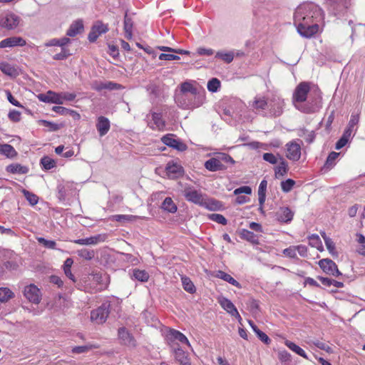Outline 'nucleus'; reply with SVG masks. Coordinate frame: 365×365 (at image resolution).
<instances>
[{"label":"nucleus","mask_w":365,"mask_h":365,"mask_svg":"<svg viewBox=\"0 0 365 365\" xmlns=\"http://www.w3.org/2000/svg\"><path fill=\"white\" fill-rule=\"evenodd\" d=\"M76 95L73 93L64 92L60 93V98H61V101H62V103H63V101H72L76 98Z\"/></svg>","instance_id":"nucleus-60"},{"label":"nucleus","mask_w":365,"mask_h":365,"mask_svg":"<svg viewBox=\"0 0 365 365\" xmlns=\"http://www.w3.org/2000/svg\"><path fill=\"white\" fill-rule=\"evenodd\" d=\"M310 88V83L303 81L297 86L292 94L294 106L304 113H313L317 110L313 103L307 102Z\"/></svg>","instance_id":"nucleus-2"},{"label":"nucleus","mask_w":365,"mask_h":365,"mask_svg":"<svg viewBox=\"0 0 365 365\" xmlns=\"http://www.w3.org/2000/svg\"><path fill=\"white\" fill-rule=\"evenodd\" d=\"M20 18L12 12H7L0 16V27L7 30L15 29L19 24Z\"/></svg>","instance_id":"nucleus-6"},{"label":"nucleus","mask_w":365,"mask_h":365,"mask_svg":"<svg viewBox=\"0 0 365 365\" xmlns=\"http://www.w3.org/2000/svg\"><path fill=\"white\" fill-rule=\"evenodd\" d=\"M38 123H39V124H41L45 127H47L48 128L49 131H56V130H59V128H60V126L58 124L46 120H39Z\"/></svg>","instance_id":"nucleus-52"},{"label":"nucleus","mask_w":365,"mask_h":365,"mask_svg":"<svg viewBox=\"0 0 365 365\" xmlns=\"http://www.w3.org/2000/svg\"><path fill=\"white\" fill-rule=\"evenodd\" d=\"M328 10L336 16L346 11L349 6V0H328Z\"/></svg>","instance_id":"nucleus-7"},{"label":"nucleus","mask_w":365,"mask_h":365,"mask_svg":"<svg viewBox=\"0 0 365 365\" xmlns=\"http://www.w3.org/2000/svg\"><path fill=\"white\" fill-rule=\"evenodd\" d=\"M110 307V304L108 302H103L97 309L91 311V321L98 324H103L106 321V319L109 315Z\"/></svg>","instance_id":"nucleus-4"},{"label":"nucleus","mask_w":365,"mask_h":365,"mask_svg":"<svg viewBox=\"0 0 365 365\" xmlns=\"http://www.w3.org/2000/svg\"><path fill=\"white\" fill-rule=\"evenodd\" d=\"M170 336L175 340L179 341L182 344H186L188 346H190L187 338L180 331L172 329L170 332Z\"/></svg>","instance_id":"nucleus-36"},{"label":"nucleus","mask_w":365,"mask_h":365,"mask_svg":"<svg viewBox=\"0 0 365 365\" xmlns=\"http://www.w3.org/2000/svg\"><path fill=\"white\" fill-rule=\"evenodd\" d=\"M24 295L30 302L38 304L41 301V292L38 288L34 284L25 287Z\"/></svg>","instance_id":"nucleus-10"},{"label":"nucleus","mask_w":365,"mask_h":365,"mask_svg":"<svg viewBox=\"0 0 365 365\" xmlns=\"http://www.w3.org/2000/svg\"><path fill=\"white\" fill-rule=\"evenodd\" d=\"M210 219L223 225H225L227 222V219L220 214H212L210 215Z\"/></svg>","instance_id":"nucleus-54"},{"label":"nucleus","mask_w":365,"mask_h":365,"mask_svg":"<svg viewBox=\"0 0 365 365\" xmlns=\"http://www.w3.org/2000/svg\"><path fill=\"white\" fill-rule=\"evenodd\" d=\"M309 244L310 246L319 249L322 246V241L317 235H312L309 237Z\"/></svg>","instance_id":"nucleus-50"},{"label":"nucleus","mask_w":365,"mask_h":365,"mask_svg":"<svg viewBox=\"0 0 365 365\" xmlns=\"http://www.w3.org/2000/svg\"><path fill=\"white\" fill-rule=\"evenodd\" d=\"M184 196L189 202L212 209V207H210L207 203L205 199V195L200 191L197 190L193 187H186L184 190Z\"/></svg>","instance_id":"nucleus-5"},{"label":"nucleus","mask_w":365,"mask_h":365,"mask_svg":"<svg viewBox=\"0 0 365 365\" xmlns=\"http://www.w3.org/2000/svg\"><path fill=\"white\" fill-rule=\"evenodd\" d=\"M218 158L220 159V160L222 162V163L224 165L228 164V163L232 165L235 163V160H233V158L230 155L225 154V153L220 154L218 156Z\"/></svg>","instance_id":"nucleus-62"},{"label":"nucleus","mask_w":365,"mask_h":365,"mask_svg":"<svg viewBox=\"0 0 365 365\" xmlns=\"http://www.w3.org/2000/svg\"><path fill=\"white\" fill-rule=\"evenodd\" d=\"M284 106V99L279 96H273L269 100L267 113H263L264 117H277L282 114Z\"/></svg>","instance_id":"nucleus-3"},{"label":"nucleus","mask_w":365,"mask_h":365,"mask_svg":"<svg viewBox=\"0 0 365 365\" xmlns=\"http://www.w3.org/2000/svg\"><path fill=\"white\" fill-rule=\"evenodd\" d=\"M322 19V9L312 2H304L298 6L294 15L297 31L305 38H310L318 32V23Z\"/></svg>","instance_id":"nucleus-1"},{"label":"nucleus","mask_w":365,"mask_h":365,"mask_svg":"<svg viewBox=\"0 0 365 365\" xmlns=\"http://www.w3.org/2000/svg\"><path fill=\"white\" fill-rule=\"evenodd\" d=\"M267 182L265 180L261 181L258 188V200L259 205L262 206L266 198V190H267Z\"/></svg>","instance_id":"nucleus-31"},{"label":"nucleus","mask_w":365,"mask_h":365,"mask_svg":"<svg viewBox=\"0 0 365 365\" xmlns=\"http://www.w3.org/2000/svg\"><path fill=\"white\" fill-rule=\"evenodd\" d=\"M98 32L99 35L106 33L108 31L107 24H103L101 21H97L92 27Z\"/></svg>","instance_id":"nucleus-49"},{"label":"nucleus","mask_w":365,"mask_h":365,"mask_svg":"<svg viewBox=\"0 0 365 365\" xmlns=\"http://www.w3.org/2000/svg\"><path fill=\"white\" fill-rule=\"evenodd\" d=\"M278 357L281 361H290L292 359L291 354L286 350L279 351Z\"/></svg>","instance_id":"nucleus-61"},{"label":"nucleus","mask_w":365,"mask_h":365,"mask_svg":"<svg viewBox=\"0 0 365 365\" xmlns=\"http://www.w3.org/2000/svg\"><path fill=\"white\" fill-rule=\"evenodd\" d=\"M37 98L40 101L44 103L62 104V101H61V98H60V93H57L51 91H48L46 93H40L37 96Z\"/></svg>","instance_id":"nucleus-17"},{"label":"nucleus","mask_w":365,"mask_h":365,"mask_svg":"<svg viewBox=\"0 0 365 365\" xmlns=\"http://www.w3.org/2000/svg\"><path fill=\"white\" fill-rule=\"evenodd\" d=\"M77 254L80 257L86 260H91L95 256V252L93 250L86 248L77 250Z\"/></svg>","instance_id":"nucleus-40"},{"label":"nucleus","mask_w":365,"mask_h":365,"mask_svg":"<svg viewBox=\"0 0 365 365\" xmlns=\"http://www.w3.org/2000/svg\"><path fill=\"white\" fill-rule=\"evenodd\" d=\"M284 344L292 351L295 352L297 354L301 356L302 357L308 359V356L304 350L299 347L298 345L289 340H286Z\"/></svg>","instance_id":"nucleus-29"},{"label":"nucleus","mask_w":365,"mask_h":365,"mask_svg":"<svg viewBox=\"0 0 365 365\" xmlns=\"http://www.w3.org/2000/svg\"><path fill=\"white\" fill-rule=\"evenodd\" d=\"M218 303L220 306L231 316L235 317L238 322L240 323L242 321V317L240 315L237 308L234 305V304L227 298L221 297L217 299Z\"/></svg>","instance_id":"nucleus-9"},{"label":"nucleus","mask_w":365,"mask_h":365,"mask_svg":"<svg viewBox=\"0 0 365 365\" xmlns=\"http://www.w3.org/2000/svg\"><path fill=\"white\" fill-rule=\"evenodd\" d=\"M182 287L185 291H187V292H189L190 294H193L195 292V291H196L195 287L194 284L192 283V282L188 277H182Z\"/></svg>","instance_id":"nucleus-38"},{"label":"nucleus","mask_w":365,"mask_h":365,"mask_svg":"<svg viewBox=\"0 0 365 365\" xmlns=\"http://www.w3.org/2000/svg\"><path fill=\"white\" fill-rule=\"evenodd\" d=\"M69 56H70V53L68 52V50L65 48H62L61 51L60 53L54 55L53 58L54 60H63V59H66Z\"/></svg>","instance_id":"nucleus-59"},{"label":"nucleus","mask_w":365,"mask_h":365,"mask_svg":"<svg viewBox=\"0 0 365 365\" xmlns=\"http://www.w3.org/2000/svg\"><path fill=\"white\" fill-rule=\"evenodd\" d=\"M180 90L182 93L190 92L194 96L197 94V89L188 82L182 83L180 86Z\"/></svg>","instance_id":"nucleus-45"},{"label":"nucleus","mask_w":365,"mask_h":365,"mask_svg":"<svg viewBox=\"0 0 365 365\" xmlns=\"http://www.w3.org/2000/svg\"><path fill=\"white\" fill-rule=\"evenodd\" d=\"M38 242L43 245L45 247L49 248V249H55L56 243L53 240H46L43 237H38L37 238Z\"/></svg>","instance_id":"nucleus-53"},{"label":"nucleus","mask_w":365,"mask_h":365,"mask_svg":"<svg viewBox=\"0 0 365 365\" xmlns=\"http://www.w3.org/2000/svg\"><path fill=\"white\" fill-rule=\"evenodd\" d=\"M251 106L255 113H262V115L263 113H267L269 101L264 96H257L255 98Z\"/></svg>","instance_id":"nucleus-13"},{"label":"nucleus","mask_w":365,"mask_h":365,"mask_svg":"<svg viewBox=\"0 0 365 365\" xmlns=\"http://www.w3.org/2000/svg\"><path fill=\"white\" fill-rule=\"evenodd\" d=\"M41 164L45 170H50L56 166L54 160L48 156H44L41 159Z\"/></svg>","instance_id":"nucleus-44"},{"label":"nucleus","mask_w":365,"mask_h":365,"mask_svg":"<svg viewBox=\"0 0 365 365\" xmlns=\"http://www.w3.org/2000/svg\"><path fill=\"white\" fill-rule=\"evenodd\" d=\"M23 193L26 200L29 202V203L31 205H35L38 203V197H37V195L26 190H23Z\"/></svg>","instance_id":"nucleus-47"},{"label":"nucleus","mask_w":365,"mask_h":365,"mask_svg":"<svg viewBox=\"0 0 365 365\" xmlns=\"http://www.w3.org/2000/svg\"><path fill=\"white\" fill-rule=\"evenodd\" d=\"M220 86V81L216 78L210 79L207 83V89L211 92H216Z\"/></svg>","instance_id":"nucleus-48"},{"label":"nucleus","mask_w":365,"mask_h":365,"mask_svg":"<svg viewBox=\"0 0 365 365\" xmlns=\"http://www.w3.org/2000/svg\"><path fill=\"white\" fill-rule=\"evenodd\" d=\"M350 138H351L348 137L347 135L343 134L342 136L339 138V140L336 142L335 145V148L336 150L342 148L349 142Z\"/></svg>","instance_id":"nucleus-56"},{"label":"nucleus","mask_w":365,"mask_h":365,"mask_svg":"<svg viewBox=\"0 0 365 365\" xmlns=\"http://www.w3.org/2000/svg\"><path fill=\"white\" fill-rule=\"evenodd\" d=\"M307 143H312L314 142L316 135L314 131L303 130V135H301Z\"/></svg>","instance_id":"nucleus-55"},{"label":"nucleus","mask_w":365,"mask_h":365,"mask_svg":"<svg viewBox=\"0 0 365 365\" xmlns=\"http://www.w3.org/2000/svg\"><path fill=\"white\" fill-rule=\"evenodd\" d=\"M0 153L8 158H13L17 154L13 146L9 144H0Z\"/></svg>","instance_id":"nucleus-35"},{"label":"nucleus","mask_w":365,"mask_h":365,"mask_svg":"<svg viewBox=\"0 0 365 365\" xmlns=\"http://www.w3.org/2000/svg\"><path fill=\"white\" fill-rule=\"evenodd\" d=\"M6 171L13 174H26L29 172V168L26 166H23L20 164H11L6 168Z\"/></svg>","instance_id":"nucleus-27"},{"label":"nucleus","mask_w":365,"mask_h":365,"mask_svg":"<svg viewBox=\"0 0 365 365\" xmlns=\"http://www.w3.org/2000/svg\"><path fill=\"white\" fill-rule=\"evenodd\" d=\"M294 184L295 181L292 179H287L284 181H282L281 182L282 190L285 192H288L292 189Z\"/></svg>","instance_id":"nucleus-51"},{"label":"nucleus","mask_w":365,"mask_h":365,"mask_svg":"<svg viewBox=\"0 0 365 365\" xmlns=\"http://www.w3.org/2000/svg\"><path fill=\"white\" fill-rule=\"evenodd\" d=\"M215 277L221 279L239 289L242 288L241 284L236 279H235L230 274L225 272L224 271H217Z\"/></svg>","instance_id":"nucleus-22"},{"label":"nucleus","mask_w":365,"mask_h":365,"mask_svg":"<svg viewBox=\"0 0 365 365\" xmlns=\"http://www.w3.org/2000/svg\"><path fill=\"white\" fill-rule=\"evenodd\" d=\"M293 212L287 207H280L276 212V217L278 221L282 222H289L293 218Z\"/></svg>","instance_id":"nucleus-20"},{"label":"nucleus","mask_w":365,"mask_h":365,"mask_svg":"<svg viewBox=\"0 0 365 365\" xmlns=\"http://www.w3.org/2000/svg\"><path fill=\"white\" fill-rule=\"evenodd\" d=\"M166 170L171 178H177L181 175L183 171L182 166L175 163H168L166 167Z\"/></svg>","instance_id":"nucleus-26"},{"label":"nucleus","mask_w":365,"mask_h":365,"mask_svg":"<svg viewBox=\"0 0 365 365\" xmlns=\"http://www.w3.org/2000/svg\"><path fill=\"white\" fill-rule=\"evenodd\" d=\"M108 238V235L106 233L98 234L95 236L90 237L78 239L74 241V243L81 245H95L100 242H103Z\"/></svg>","instance_id":"nucleus-12"},{"label":"nucleus","mask_w":365,"mask_h":365,"mask_svg":"<svg viewBox=\"0 0 365 365\" xmlns=\"http://www.w3.org/2000/svg\"><path fill=\"white\" fill-rule=\"evenodd\" d=\"M216 58H219L224 61L225 62L230 63H231L234 59V53L232 51L230 52H222V51H217L215 55Z\"/></svg>","instance_id":"nucleus-41"},{"label":"nucleus","mask_w":365,"mask_h":365,"mask_svg":"<svg viewBox=\"0 0 365 365\" xmlns=\"http://www.w3.org/2000/svg\"><path fill=\"white\" fill-rule=\"evenodd\" d=\"M26 41L20 36H11L0 41V48H11L15 46H24Z\"/></svg>","instance_id":"nucleus-16"},{"label":"nucleus","mask_w":365,"mask_h":365,"mask_svg":"<svg viewBox=\"0 0 365 365\" xmlns=\"http://www.w3.org/2000/svg\"><path fill=\"white\" fill-rule=\"evenodd\" d=\"M138 218V216L135 215H116L113 216V219L116 221H121V220H134L135 219Z\"/></svg>","instance_id":"nucleus-58"},{"label":"nucleus","mask_w":365,"mask_h":365,"mask_svg":"<svg viewBox=\"0 0 365 365\" xmlns=\"http://www.w3.org/2000/svg\"><path fill=\"white\" fill-rule=\"evenodd\" d=\"M283 253L290 258H297V246H289L284 250Z\"/></svg>","instance_id":"nucleus-57"},{"label":"nucleus","mask_w":365,"mask_h":365,"mask_svg":"<svg viewBox=\"0 0 365 365\" xmlns=\"http://www.w3.org/2000/svg\"><path fill=\"white\" fill-rule=\"evenodd\" d=\"M133 21L131 19V17L128 16L127 12L125 14L124 17V31H125V36L127 39L130 40L132 38L133 36Z\"/></svg>","instance_id":"nucleus-23"},{"label":"nucleus","mask_w":365,"mask_h":365,"mask_svg":"<svg viewBox=\"0 0 365 365\" xmlns=\"http://www.w3.org/2000/svg\"><path fill=\"white\" fill-rule=\"evenodd\" d=\"M322 237H323V238L324 240L325 245H326L327 248L329 250V252L332 255H336L337 252L335 250V244H334V242L332 241V240L331 238L327 237L324 232H323V234H322Z\"/></svg>","instance_id":"nucleus-43"},{"label":"nucleus","mask_w":365,"mask_h":365,"mask_svg":"<svg viewBox=\"0 0 365 365\" xmlns=\"http://www.w3.org/2000/svg\"><path fill=\"white\" fill-rule=\"evenodd\" d=\"M162 140L166 145L173 148L178 150L184 151L187 149V145L185 143L173 138L168 135L163 136Z\"/></svg>","instance_id":"nucleus-19"},{"label":"nucleus","mask_w":365,"mask_h":365,"mask_svg":"<svg viewBox=\"0 0 365 365\" xmlns=\"http://www.w3.org/2000/svg\"><path fill=\"white\" fill-rule=\"evenodd\" d=\"M0 70L5 75L9 76L12 78H15L19 75V72H18L17 69L6 62H1L0 63Z\"/></svg>","instance_id":"nucleus-24"},{"label":"nucleus","mask_w":365,"mask_h":365,"mask_svg":"<svg viewBox=\"0 0 365 365\" xmlns=\"http://www.w3.org/2000/svg\"><path fill=\"white\" fill-rule=\"evenodd\" d=\"M359 120L358 115H351L347 128L345 129L343 134L347 135L348 137L351 138L354 129L355 125H357Z\"/></svg>","instance_id":"nucleus-28"},{"label":"nucleus","mask_w":365,"mask_h":365,"mask_svg":"<svg viewBox=\"0 0 365 365\" xmlns=\"http://www.w3.org/2000/svg\"><path fill=\"white\" fill-rule=\"evenodd\" d=\"M83 30V25L81 21H74L67 30L66 35L71 37L76 36Z\"/></svg>","instance_id":"nucleus-25"},{"label":"nucleus","mask_w":365,"mask_h":365,"mask_svg":"<svg viewBox=\"0 0 365 365\" xmlns=\"http://www.w3.org/2000/svg\"><path fill=\"white\" fill-rule=\"evenodd\" d=\"M240 237L253 244H258L257 236L248 230L243 229L240 232Z\"/></svg>","instance_id":"nucleus-33"},{"label":"nucleus","mask_w":365,"mask_h":365,"mask_svg":"<svg viewBox=\"0 0 365 365\" xmlns=\"http://www.w3.org/2000/svg\"><path fill=\"white\" fill-rule=\"evenodd\" d=\"M205 167L207 170L215 172L226 169V165L222 163L220 159L217 158H212L205 163Z\"/></svg>","instance_id":"nucleus-18"},{"label":"nucleus","mask_w":365,"mask_h":365,"mask_svg":"<svg viewBox=\"0 0 365 365\" xmlns=\"http://www.w3.org/2000/svg\"><path fill=\"white\" fill-rule=\"evenodd\" d=\"M118 333L122 344L131 348H135L137 346L135 339L125 327H120Z\"/></svg>","instance_id":"nucleus-11"},{"label":"nucleus","mask_w":365,"mask_h":365,"mask_svg":"<svg viewBox=\"0 0 365 365\" xmlns=\"http://www.w3.org/2000/svg\"><path fill=\"white\" fill-rule=\"evenodd\" d=\"M287 163L282 159L281 162L275 168V176L276 178L282 177L287 173Z\"/></svg>","instance_id":"nucleus-39"},{"label":"nucleus","mask_w":365,"mask_h":365,"mask_svg":"<svg viewBox=\"0 0 365 365\" xmlns=\"http://www.w3.org/2000/svg\"><path fill=\"white\" fill-rule=\"evenodd\" d=\"M161 208L168 212L175 213L177 211V206L171 197H166L162 203Z\"/></svg>","instance_id":"nucleus-30"},{"label":"nucleus","mask_w":365,"mask_h":365,"mask_svg":"<svg viewBox=\"0 0 365 365\" xmlns=\"http://www.w3.org/2000/svg\"><path fill=\"white\" fill-rule=\"evenodd\" d=\"M256 335L265 344L268 345L271 343V339H269V337L261 330L257 331Z\"/></svg>","instance_id":"nucleus-64"},{"label":"nucleus","mask_w":365,"mask_h":365,"mask_svg":"<svg viewBox=\"0 0 365 365\" xmlns=\"http://www.w3.org/2000/svg\"><path fill=\"white\" fill-rule=\"evenodd\" d=\"M9 118L13 122H19L21 120V113L18 110H13L9 113Z\"/></svg>","instance_id":"nucleus-63"},{"label":"nucleus","mask_w":365,"mask_h":365,"mask_svg":"<svg viewBox=\"0 0 365 365\" xmlns=\"http://www.w3.org/2000/svg\"><path fill=\"white\" fill-rule=\"evenodd\" d=\"M110 127V121L107 118L104 116L98 117L96 123V128L100 136L105 135L109 131Z\"/></svg>","instance_id":"nucleus-21"},{"label":"nucleus","mask_w":365,"mask_h":365,"mask_svg":"<svg viewBox=\"0 0 365 365\" xmlns=\"http://www.w3.org/2000/svg\"><path fill=\"white\" fill-rule=\"evenodd\" d=\"M339 155V153L336 152L330 153L327 158L324 166L328 169L332 168L333 165H334V161L338 158Z\"/></svg>","instance_id":"nucleus-46"},{"label":"nucleus","mask_w":365,"mask_h":365,"mask_svg":"<svg viewBox=\"0 0 365 365\" xmlns=\"http://www.w3.org/2000/svg\"><path fill=\"white\" fill-rule=\"evenodd\" d=\"M287 157L289 160L297 161L301 157V147L295 143L291 142L287 144Z\"/></svg>","instance_id":"nucleus-15"},{"label":"nucleus","mask_w":365,"mask_h":365,"mask_svg":"<svg viewBox=\"0 0 365 365\" xmlns=\"http://www.w3.org/2000/svg\"><path fill=\"white\" fill-rule=\"evenodd\" d=\"M133 277L140 282H147L149 279L148 273L145 270L134 269Z\"/></svg>","instance_id":"nucleus-37"},{"label":"nucleus","mask_w":365,"mask_h":365,"mask_svg":"<svg viewBox=\"0 0 365 365\" xmlns=\"http://www.w3.org/2000/svg\"><path fill=\"white\" fill-rule=\"evenodd\" d=\"M175 360L180 365H192L191 359L188 353L182 350L179 346L173 349Z\"/></svg>","instance_id":"nucleus-14"},{"label":"nucleus","mask_w":365,"mask_h":365,"mask_svg":"<svg viewBox=\"0 0 365 365\" xmlns=\"http://www.w3.org/2000/svg\"><path fill=\"white\" fill-rule=\"evenodd\" d=\"M152 119L158 130H161L165 127V121L162 118V115L158 113H152Z\"/></svg>","instance_id":"nucleus-42"},{"label":"nucleus","mask_w":365,"mask_h":365,"mask_svg":"<svg viewBox=\"0 0 365 365\" xmlns=\"http://www.w3.org/2000/svg\"><path fill=\"white\" fill-rule=\"evenodd\" d=\"M319 266L327 274L338 277L341 275L336 263L330 259H322L319 261Z\"/></svg>","instance_id":"nucleus-8"},{"label":"nucleus","mask_w":365,"mask_h":365,"mask_svg":"<svg viewBox=\"0 0 365 365\" xmlns=\"http://www.w3.org/2000/svg\"><path fill=\"white\" fill-rule=\"evenodd\" d=\"M14 297V292L8 287H0V302L2 303L8 302Z\"/></svg>","instance_id":"nucleus-34"},{"label":"nucleus","mask_w":365,"mask_h":365,"mask_svg":"<svg viewBox=\"0 0 365 365\" xmlns=\"http://www.w3.org/2000/svg\"><path fill=\"white\" fill-rule=\"evenodd\" d=\"M53 110L55 111L56 113H57L58 114H61V115H72L74 118L75 117H77V118H80V115L76 111L73 110H70V109L66 108L65 107L54 106V107H53Z\"/></svg>","instance_id":"nucleus-32"}]
</instances>
